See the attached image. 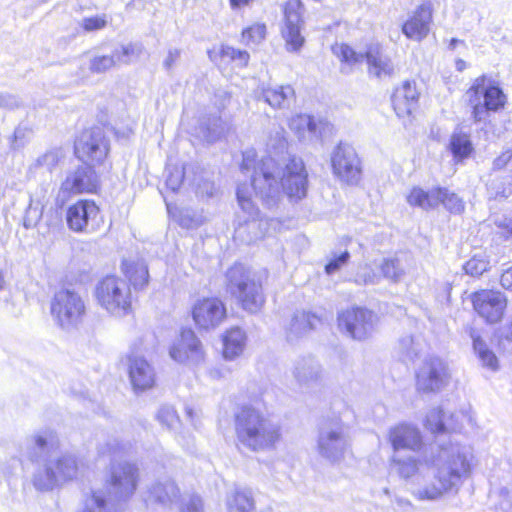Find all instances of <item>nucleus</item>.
<instances>
[{"label":"nucleus","instance_id":"obj_1","mask_svg":"<svg viewBox=\"0 0 512 512\" xmlns=\"http://www.w3.org/2000/svg\"><path fill=\"white\" fill-rule=\"evenodd\" d=\"M425 427L436 435L429 445L430 455L424 456L425 463L433 467V481L413 490L412 496L418 501L437 502L458 495L472 476L476 458L472 447L452 441L446 434L442 409L429 411Z\"/></svg>","mask_w":512,"mask_h":512},{"label":"nucleus","instance_id":"obj_2","mask_svg":"<svg viewBox=\"0 0 512 512\" xmlns=\"http://www.w3.org/2000/svg\"><path fill=\"white\" fill-rule=\"evenodd\" d=\"M273 150L269 155L256 162L255 152L243 153L241 171L244 174L251 172V187L254 194L259 197L267 208L276 207L282 193L290 201L298 202L306 197L308 190V173L304 162L296 156L282 158V162L276 159L287 150V141L279 136L277 146L268 144Z\"/></svg>","mask_w":512,"mask_h":512},{"label":"nucleus","instance_id":"obj_3","mask_svg":"<svg viewBox=\"0 0 512 512\" xmlns=\"http://www.w3.org/2000/svg\"><path fill=\"white\" fill-rule=\"evenodd\" d=\"M234 431L237 447L254 453L275 450L282 438L279 422L252 405H244L235 413Z\"/></svg>","mask_w":512,"mask_h":512},{"label":"nucleus","instance_id":"obj_4","mask_svg":"<svg viewBox=\"0 0 512 512\" xmlns=\"http://www.w3.org/2000/svg\"><path fill=\"white\" fill-rule=\"evenodd\" d=\"M226 290L235 297L242 308L255 313L264 304L260 276L240 263H235L225 274Z\"/></svg>","mask_w":512,"mask_h":512},{"label":"nucleus","instance_id":"obj_5","mask_svg":"<svg viewBox=\"0 0 512 512\" xmlns=\"http://www.w3.org/2000/svg\"><path fill=\"white\" fill-rule=\"evenodd\" d=\"M252 192L251 185L246 183L239 184L236 191L237 201L244 215L237 216L234 238L245 244L262 239L273 222L260 217L259 209L251 199Z\"/></svg>","mask_w":512,"mask_h":512},{"label":"nucleus","instance_id":"obj_6","mask_svg":"<svg viewBox=\"0 0 512 512\" xmlns=\"http://www.w3.org/2000/svg\"><path fill=\"white\" fill-rule=\"evenodd\" d=\"M466 96L472 108L471 117L475 123L487 121L490 112L499 111L507 101L499 82L486 75L474 80Z\"/></svg>","mask_w":512,"mask_h":512},{"label":"nucleus","instance_id":"obj_7","mask_svg":"<svg viewBox=\"0 0 512 512\" xmlns=\"http://www.w3.org/2000/svg\"><path fill=\"white\" fill-rule=\"evenodd\" d=\"M77 458L70 453L54 455L39 465L33 475L32 484L37 491L48 492L73 480L78 473Z\"/></svg>","mask_w":512,"mask_h":512},{"label":"nucleus","instance_id":"obj_8","mask_svg":"<svg viewBox=\"0 0 512 512\" xmlns=\"http://www.w3.org/2000/svg\"><path fill=\"white\" fill-rule=\"evenodd\" d=\"M333 51L342 62L351 65L362 63L365 60L368 74L377 79L391 78L396 74L392 59L384 53L379 43L369 44L364 53L356 52L347 44L336 46Z\"/></svg>","mask_w":512,"mask_h":512},{"label":"nucleus","instance_id":"obj_9","mask_svg":"<svg viewBox=\"0 0 512 512\" xmlns=\"http://www.w3.org/2000/svg\"><path fill=\"white\" fill-rule=\"evenodd\" d=\"M50 311L57 325L65 330L78 329L86 316V304L74 289L62 288L55 292Z\"/></svg>","mask_w":512,"mask_h":512},{"label":"nucleus","instance_id":"obj_10","mask_svg":"<svg viewBox=\"0 0 512 512\" xmlns=\"http://www.w3.org/2000/svg\"><path fill=\"white\" fill-rule=\"evenodd\" d=\"M98 304L113 316L123 317L131 312L132 296L129 284L117 276H107L96 286Z\"/></svg>","mask_w":512,"mask_h":512},{"label":"nucleus","instance_id":"obj_11","mask_svg":"<svg viewBox=\"0 0 512 512\" xmlns=\"http://www.w3.org/2000/svg\"><path fill=\"white\" fill-rule=\"evenodd\" d=\"M351 443L349 426L340 418L324 421L318 433L317 449L319 454L330 462L340 461Z\"/></svg>","mask_w":512,"mask_h":512},{"label":"nucleus","instance_id":"obj_12","mask_svg":"<svg viewBox=\"0 0 512 512\" xmlns=\"http://www.w3.org/2000/svg\"><path fill=\"white\" fill-rule=\"evenodd\" d=\"M100 181L92 165L83 163L66 172L58 194L56 196V205L63 207L68 199L78 194H93L98 191Z\"/></svg>","mask_w":512,"mask_h":512},{"label":"nucleus","instance_id":"obj_13","mask_svg":"<svg viewBox=\"0 0 512 512\" xmlns=\"http://www.w3.org/2000/svg\"><path fill=\"white\" fill-rule=\"evenodd\" d=\"M378 316L364 307H352L338 314V326L354 340L363 341L376 331Z\"/></svg>","mask_w":512,"mask_h":512},{"label":"nucleus","instance_id":"obj_14","mask_svg":"<svg viewBox=\"0 0 512 512\" xmlns=\"http://www.w3.org/2000/svg\"><path fill=\"white\" fill-rule=\"evenodd\" d=\"M77 158L87 164L102 163L109 152V140L101 127L84 130L74 145Z\"/></svg>","mask_w":512,"mask_h":512},{"label":"nucleus","instance_id":"obj_15","mask_svg":"<svg viewBox=\"0 0 512 512\" xmlns=\"http://www.w3.org/2000/svg\"><path fill=\"white\" fill-rule=\"evenodd\" d=\"M407 202L423 210L435 209L439 204H443L452 213H460L464 210V203L458 195L440 187L430 191L414 187L407 196Z\"/></svg>","mask_w":512,"mask_h":512},{"label":"nucleus","instance_id":"obj_16","mask_svg":"<svg viewBox=\"0 0 512 512\" xmlns=\"http://www.w3.org/2000/svg\"><path fill=\"white\" fill-rule=\"evenodd\" d=\"M449 379L447 364L439 357H429L416 372V388L423 393L439 392L448 385Z\"/></svg>","mask_w":512,"mask_h":512},{"label":"nucleus","instance_id":"obj_17","mask_svg":"<svg viewBox=\"0 0 512 512\" xmlns=\"http://www.w3.org/2000/svg\"><path fill=\"white\" fill-rule=\"evenodd\" d=\"M304 12L305 7L301 0H288L283 6L284 18L281 34L289 51L300 50L305 42L301 34L304 27Z\"/></svg>","mask_w":512,"mask_h":512},{"label":"nucleus","instance_id":"obj_18","mask_svg":"<svg viewBox=\"0 0 512 512\" xmlns=\"http://www.w3.org/2000/svg\"><path fill=\"white\" fill-rule=\"evenodd\" d=\"M138 468L123 462L112 465L108 484L109 500L125 501L135 492L138 483Z\"/></svg>","mask_w":512,"mask_h":512},{"label":"nucleus","instance_id":"obj_19","mask_svg":"<svg viewBox=\"0 0 512 512\" xmlns=\"http://www.w3.org/2000/svg\"><path fill=\"white\" fill-rule=\"evenodd\" d=\"M333 173L350 185L357 184L361 179L360 159L355 149L348 144L340 143L331 157Z\"/></svg>","mask_w":512,"mask_h":512},{"label":"nucleus","instance_id":"obj_20","mask_svg":"<svg viewBox=\"0 0 512 512\" xmlns=\"http://www.w3.org/2000/svg\"><path fill=\"white\" fill-rule=\"evenodd\" d=\"M99 207L92 200H79L66 212V223L77 233H93L99 227Z\"/></svg>","mask_w":512,"mask_h":512},{"label":"nucleus","instance_id":"obj_21","mask_svg":"<svg viewBox=\"0 0 512 512\" xmlns=\"http://www.w3.org/2000/svg\"><path fill=\"white\" fill-rule=\"evenodd\" d=\"M474 310L488 323L499 322L507 306L505 295L497 290L483 289L471 295Z\"/></svg>","mask_w":512,"mask_h":512},{"label":"nucleus","instance_id":"obj_22","mask_svg":"<svg viewBox=\"0 0 512 512\" xmlns=\"http://www.w3.org/2000/svg\"><path fill=\"white\" fill-rule=\"evenodd\" d=\"M192 317L199 329H214L226 318V307L217 298H205L194 304Z\"/></svg>","mask_w":512,"mask_h":512},{"label":"nucleus","instance_id":"obj_23","mask_svg":"<svg viewBox=\"0 0 512 512\" xmlns=\"http://www.w3.org/2000/svg\"><path fill=\"white\" fill-rule=\"evenodd\" d=\"M169 354L179 363L198 364L204 358L202 344L191 329L182 330L180 337L170 347Z\"/></svg>","mask_w":512,"mask_h":512},{"label":"nucleus","instance_id":"obj_24","mask_svg":"<svg viewBox=\"0 0 512 512\" xmlns=\"http://www.w3.org/2000/svg\"><path fill=\"white\" fill-rule=\"evenodd\" d=\"M388 439L393 453H402V450L420 452L424 447L421 431L415 425L409 423H400L391 427L388 432Z\"/></svg>","mask_w":512,"mask_h":512},{"label":"nucleus","instance_id":"obj_25","mask_svg":"<svg viewBox=\"0 0 512 512\" xmlns=\"http://www.w3.org/2000/svg\"><path fill=\"white\" fill-rule=\"evenodd\" d=\"M139 53L140 50L133 43L116 46L111 54L94 55L90 59L89 70L96 74L105 73L117 65L129 64L131 56Z\"/></svg>","mask_w":512,"mask_h":512},{"label":"nucleus","instance_id":"obj_26","mask_svg":"<svg viewBox=\"0 0 512 512\" xmlns=\"http://www.w3.org/2000/svg\"><path fill=\"white\" fill-rule=\"evenodd\" d=\"M58 447V439L50 430L38 432L25 441L24 455L32 462L43 461Z\"/></svg>","mask_w":512,"mask_h":512},{"label":"nucleus","instance_id":"obj_27","mask_svg":"<svg viewBox=\"0 0 512 512\" xmlns=\"http://www.w3.org/2000/svg\"><path fill=\"white\" fill-rule=\"evenodd\" d=\"M425 454L430 455L429 447L426 448L425 451L423 452L422 458H417L410 454L404 455L402 453H393L389 459V467H390L391 473L396 474L400 479L408 480V479H411L412 477L418 475L421 463H424L427 467H430L431 470L433 471V467L430 465H427L424 461ZM431 481H433V476L431 477V479L429 481L422 484V486H424L425 484H427ZM419 487H421V485L414 487L412 490H415ZM412 492L413 491H411V493Z\"/></svg>","mask_w":512,"mask_h":512},{"label":"nucleus","instance_id":"obj_28","mask_svg":"<svg viewBox=\"0 0 512 512\" xmlns=\"http://www.w3.org/2000/svg\"><path fill=\"white\" fill-rule=\"evenodd\" d=\"M431 22L432 5L430 2L422 3L414 15L403 24L402 32L407 38L420 41L428 35Z\"/></svg>","mask_w":512,"mask_h":512},{"label":"nucleus","instance_id":"obj_29","mask_svg":"<svg viewBox=\"0 0 512 512\" xmlns=\"http://www.w3.org/2000/svg\"><path fill=\"white\" fill-rule=\"evenodd\" d=\"M129 378L136 391L150 389L155 384V371L148 361L140 356L129 358Z\"/></svg>","mask_w":512,"mask_h":512},{"label":"nucleus","instance_id":"obj_30","mask_svg":"<svg viewBox=\"0 0 512 512\" xmlns=\"http://www.w3.org/2000/svg\"><path fill=\"white\" fill-rule=\"evenodd\" d=\"M418 100L419 92L412 81H405L392 95L394 111L400 118L411 115L418 105Z\"/></svg>","mask_w":512,"mask_h":512},{"label":"nucleus","instance_id":"obj_31","mask_svg":"<svg viewBox=\"0 0 512 512\" xmlns=\"http://www.w3.org/2000/svg\"><path fill=\"white\" fill-rule=\"evenodd\" d=\"M321 322L320 318L310 312L297 311L294 313L286 330V339L290 343L298 341Z\"/></svg>","mask_w":512,"mask_h":512},{"label":"nucleus","instance_id":"obj_32","mask_svg":"<svg viewBox=\"0 0 512 512\" xmlns=\"http://www.w3.org/2000/svg\"><path fill=\"white\" fill-rule=\"evenodd\" d=\"M179 488L170 479L157 481L149 489L148 501L161 504L164 507L179 503Z\"/></svg>","mask_w":512,"mask_h":512},{"label":"nucleus","instance_id":"obj_33","mask_svg":"<svg viewBox=\"0 0 512 512\" xmlns=\"http://www.w3.org/2000/svg\"><path fill=\"white\" fill-rule=\"evenodd\" d=\"M227 512H254L256 503L253 491L247 487H236L226 495Z\"/></svg>","mask_w":512,"mask_h":512},{"label":"nucleus","instance_id":"obj_34","mask_svg":"<svg viewBox=\"0 0 512 512\" xmlns=\"http://www.w3.org/2000/svg\"><path fill=\"white\" fill-rule=\"evenodd\" d=\"M321 365L313 357H303L296 361L293 375L300 385L316 383L321 377Z\"/></svg>","mask_w":512,"mask_h":512},{"label":"nucleus","instance_id":"obj_35","mask_svg":"<svg viewBox=\"0 0 512 512\" xmlns=\"http://www.w3.org/2000/svg\"><path fill=\"white\" fill-rule=\"evenodd\" d=\"M246 333L239 327H234L223 335V357L226 360H234L239 357L246 346Z\"/></svg>","mask_w":512,"mask_h":512},{"label":"nucleus","instance_id":"obj_36","mask_svg":"<svg viewBox=\"0 0 512 512\" xmlns=\"http://www.w3.org/2000/svg\"><path fill=\"white\" fill-rule=\"evenodd\" d=\"M449 149L457 161H462L470 157L474 147L470 138L469 131H464L463 126H457L451 134Z\"/></svg>","mask_w":512,"mask_h":512},{"label":"nucleus","instance_id":"obj_37","mask_svg":"<svg viewBox=\"0 0 512 512\" xmlns=\"http://www.w3.org/2000/svg\"><path fill=\"white\" fill-rule=\"evenodd\" d=\"M262 98L273 108L287 109L295 98V91L290 85H281L263 89Z\"/></svg>","mask_w":512,"mask_h":512},{"label":"nucleus","instance_id":"obj_38","mask_svg":"<svg viewBox=\"0 0 512 512\" xmlns=\"http://www.w3.org/2000/svg\"><path fill=\"white\" fill-rule=\"evenodd\" d=\"M493 171H502L507 170L510 175V181L503 185H497L493 180L491 186L495 189L496 196L501 197H509L512 194V150H507L499 155L494 161L492 165Z\"/></svg>","mask_w":512,"mask_h":512},{"label":"nucleus","instance_id":"obj_39","mask_svg":"<svg viewBox=\"0 0 512 512\" xmlns=\"http://www.w3.org/2000/svg\"><path fill=\"white\" fill-rule=\"evenodd\" d=\"M290 128L294 130L300 138L318 137L321 135V121H316L313 116L300 114L290 120Z\"/></svg>","mask_w":512,"mask_h":512},{"label":"nucleus","instance_id":"obj_40","mask_svg":"<svg viewBox=\"0 0 512 512\" xmlns=\"http://www.w3.org/2000/svg\"><path fill=\"white\" fill-rule=\"evenodd\" d=\"M423 342L420 337L405 335L397 344V353L403 362H413L423 351Z\"/></svg>","mask_w":512,"mask_h":512},{"label":"nucleus","instance_id":"obj_41","mask_svg":"<svg viewBox=\"0 0 512 512\" xmlns=\"http://www.w3.org/2000/svg\"><path fill=\"white\" fill-rule=\"evenodd\" d=\"M123 271L135 289H141L148 283V267L143 260L123 262Z\"/></svg>","mask_w":512,"mask_h":512},{"label":"nucleus","instance_id":"obj_42","mask_svg":"<svg viewBox=\"0 0 512 512\" xmlns=\"http://www.w3.org/2000/svg\"><path fill=\"white\" fill-rule=\"evenodd\" d=\"M194 164H186L182 168L168 167L166 169V186L173 192H176L183 182L191 185L192 173H194Z\"/></svg>","mask_w":512,"mask_h":512},{"label":"nucleus","instance_id":"obj_43","mask_svg":"<svg viewBox=\"0 0 512 512\" xmlns=\"http://www.w3.org/2000/svg\"><path fill=\"white\" fill-rule=\"evenodd\" d=\"M471 338L473 341V349L482 366L492 371L498 370L499 364L495 353L488 348L487 344L479 335H476L475 332L471 333Z\"/></svg>","mask_w":512,"mask_h":512},{"label":"nucleus","instance_id":"obj_44","mask_svg":"<svg viewBox=\"0 0 512 512\" xmlns=\"http://www.w3.org/2000/svg\"><path fill=\"white\" fill-rule=\"evenodd\" d=\"M199 133L206 142H216L224 133V124L221 118L213 115L203 119L199 125Z\"/></svg>","mask_w":512,"mask_h":512},{"label":"nucleus","instance_id":"obj_45","mask_svg":"<svg viewBox=\"0 0 512 512\" xmlns=\"http://www.w3.org/2000/svg\"><path fill=\"white\" fill-rule=\"evenodd\" d=\"M206 172L199 166H194V173H192L191 185L195 193L200 198H210L214 195V183L206 176Z\"/></svg>","mask_w":512,"mask_h":512},{"label":"nucleus","instance_id":"obj_46","mask_svg":"<svg viewBox=\"0 0 512 512\" xmlns=\"http://www.w3.org/2000/svg\"><path fill=\"white\" fill-rule=\"evenodd\" d=\"M63 158L64 154L62 149L53 148L40 155L31 166V169L35 171L44 170L48 173H52Z\"/></svg>","mask_w":512,"mask_h":512},{"label":"nucleus","instance_id":"obj_47","mask_svg":"<svg viewBox=\"0 0 512 512\" xmlns=\"http://www.w3.org/2000/svg\"><path fill=\"white\" fill-rule=\"evenodd\" d=\"M488 267L489 261L486 255L476 254L464 264L463 269L466 274L472 277H479L487 271Z\"/></svg>","mask_w":512,"mask_h":512},{"label":"nucleus","instance_id":"obj_48","mask_svg":"<svg viewBox=\"0 0 512 512\" xmlns=\"http://www.w3.org/2000/svg\"><path fill=\"white\" fill-rule=\"evenodd\" d=\"M383 276L393 282H398L404 275V270L398 259H384L380 265Z\"/></svg>","mask_w":512,"mask_h":512},{"label":"nucleus","instance_id":"obj_49","mask_svg":"<svg viewBox=\"0 0 512 512\" xmlns=\"http://www.w3.org/2000/svg\"><path fill=\"white\" fill-rule=\"evenodd\" d=\"M178 221L181 227L186 229H194L201 226L204 222L202 214L197 213L192 209H182L179 212Z\"/></svg>","mask_w":512,"mask_h":512},{"label":"nucleus","instance_id":"obj_50","mask_svg":"<svg viewBox=\"0 0 512 512\" xmlns=\"http://www.w3.org/2000/svg\"><path fill=\"white\" fill-rule=\"evenodd\" d=\"M266 36V26L256 23L242 31V42L246 45L259 44Z\"/></svg>","mask_w":512,"mask_h":512},{"label":"nucleus","instance_id":"obj_51","mask_svg":"<svg viewBox=\"0 0 512 512\" xmlns=\"http://www.w3.org/2000/svg\"><path fill=\"white\" fill-rule=\"evenodd\" d=\"M220 53L223 58H228L239 67L246 66L250 59V55L247 51L236 49L228 45L222 46Z\"/></svg>","mask_w":512,"mask_h":512},{"label":"nucleus","instance_id":"obj_52","mask_svg":"<svg viewBox=\"0 0 512 512\" xmlns=\"http://www.w3.org/2000/svg\"><path fill=\"white\" fill-rule=\"evenodd\" d=\"M158 421L168 429H175L179 423V417L172 406L164 405L157 413Z\"/></svg>","mask_w":512,"mask_h":512},{"label":"nucleus","instance_id":"obj_53","mask_svg":"<svg viewBox=\"0 0 512 512\" xmlns=\"http://www.w3.org/2000/svg\"><path fill=\"white\" fill-rule=\"evenodd\" d=\"M350 253L348 251L341 252L340 254L332 253L330 259L325 265V272L327 275H332L339 271L344 265L348 263Z\"/></svg>","mask_w":512,"mask_h":512},{"label":"nucleus","instance_id":"obj_54","mask_svg":"<svg viewBox=\"0 0 512 512\" xmlns=\"http://www.w3.org/2000/svg\"><path fill=\"white\" fill-rule=\"evenodd\" d=\"M106 501L100 492H93L86 498L82 512H105Z\"/></svg>","mask_w":512,"mask_h":512},{"label":"nucleus","instance_id":"obj_55","mask_svg":"<svg viewBox=\"0 0 512 512\" xmlns=\"http://www.w3.org/2000/svg\"><path fill=\"white\" fill-rule=\"evenodd\" d=\"M379 277L370 267H363L355 276V283L359 285L377 284Z\"/></svg>","mask_w":512,"mask_h":512},{"label":"nucleus","instance_id":"obj_56","mask_svg":"<svg viewBox=\"0 0 512 512\" xmlns=\"http://www.w3.org/2000/svg\"><path fill=\"white\" fill-rule=\"evenodd\" d=\"M107 25L106 15H97L83 19L82 27L85 31L91 32L103 29Z\"/></svg>","mask_w":512,"mask_h":512},{"label":"nucleus","instance_id":"obj_57","mask_svg":"<svg viewBox=\"0 0 512 512\" xmlns=\"http://www.w3.org/2000/svg\"><path fill=\"white\" fill-rule=\"evenodd\" d=\"M182 50L180 48H169L167 51V55L163 60L162 66L167 71V73L171 74L176 64L179 62L181 58Z\"/></svg>","mask_w":512,"mask_h":512},{"label":"nucleus","instance_id":"obj_58","mask_svg":"<svg viewBox=\"0 0 512 512\" xmlns=\"http://www.w3.org/2000/svg\"><path fill=\"white\" fill-rule=\"evenodd\" d=\"M496 512H512V492L503 488L499 494V501L495 505Z\"/></svg>","mask_w":512,"mask_h":512},{"label":"nucleus","instance_id":"obj_59","mask_svg":"<svg viewBox=\"0 0 512 512\" xmlns=\"http://www.w3.org/2000/svg\"><path fill=\"white\" fill-rule=\"evenodd\" d=\"M393 509L395 512H414L415 506L413 503L404 497L395 496L392 500Z\"/></svg>","mask_w":512,"mask_h":512},{"label":"nucleus","instance_id":"obj_60","mask_svg":"<svg viewBox=\"0 0 512 512\" xmlns=\"http://www.w3.org/2000/svg\"><path fill=\"white\" fill-rule=\"evenodd\" d=\"M202 500L199 496L192 495L181 506V512H202Z\"/></svg>","mask_w":512,"mask_h":512},{"label":"nucleus","instance_id":"obj_61","mask_svg":"<svg viewBox=\"0 0 512 512\" xmlns=\"http://www.w3.org/2000/svg\"><path fill=\"white\" fill-rule=\"evenodd\" d=\"M21 102L19 99L8 93H0V108L4 109H15L20 106Z\"/></svg>","mask_w":512,"mask_h":512},{"label":"nucleus","instance_id":"obj_62","mask_svg":"<svg viewBox=\"0 0 512 512\" xmlns=\"http://www.w3.org/2000/svg\"><path fill=\"white\" fill-rule=\"evenodd\" d=\"M123 449L122 444L117 439H112L100 448L101 454L117 455Z\"/></svg>","mask_w":512,"mask_h":512},{"label":"nucleus","instance_id":"obj_63","mask_svg":"<svg viewBox=\"0 0 512 512\" xmlns=\"http://www.w3.org/2000/svg\"><path fill=\"white\" fill-rule=\"evenodd\" d=\"M500 283L503 288L512 289V266L502 273Z\"/></svg>","mask_w":512,"mask_h":512},{"label":"nucleus","instance_id":"obj_64","mask_svg":"<svg viewBox=\"0 0 512 512\" xmlns=\"http://www.w3.org/2000/svg\"><path fill=\"white\" fill-rule=\"evenodd\" d=\"M500 228V234L502 237L506 239L512 240V221L509 220L508 222H504L503 224L499 225Z\"/></svg>","mask_w":512,"mask_h":512}]
</instances>
